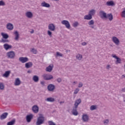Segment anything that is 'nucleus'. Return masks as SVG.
Here are the masks:
<instances>
[{"label":"nucleus","mask_w":125,"mask_h":125,"mask_svg":"<svg viewBox=\"0 0 125 125\" xmlns=\"http://www.w3.org/2000/svg\"><path fill=\"white\" fill-rule=\"evenodd\" d=\"M48 124L49 125H56L54 122H53L52 121H49L48 122Z\"/></svg>","instance_id":"obj_40"},{"label":"nucleus","mask_w":125,"mask_h":125,"mask_svg":"<svg viewBox=\"0 0 125 125\" xmlns=\"http://www.w3.org/2000/svg\"><path fill=\"white\" fill-rule=\"evenodd\" d=\"M83 83L80 82L78 84V87H80V88L83 87Z\"/></svg>","instance_id":"obj_45"},{"label":"nucleus","mask_w":125,"mask_h":125,"mask_svg":"<svg viewBox=\"0 0 125 125\" xmlns=\"http://www.w3.org/2000/svg\"><path fill=\"white\" fill-rule=\"evenodd\" d=\"M122 77H123V78H125V75H123Z\"/></svg>","instance_id":"obj_56"},{"label":"nucleus","mask_w":125,"mask_h":125,"mask_svg":"<svg viewBox=\"0 0 125 125\" xmlns=\"http://www.w3.org/2000/svg\"><path fill=\"white\" fill-rule=\"evenodd\" d=\"M44 123V117L42 114H40V116L37 119V121L36 122L37 125H42Z\"/></svg>","instance_id":"obj_3"},{"label":"nucleus","mask_w":125,"mask_h":125,"mask_svg":"<svg viewBox=\"0 0 125 125\" xmlns=\"http://www.w3.org/2000/svg\"><path fill=\"white\" fill-rule=\"evenodd\" d=\"M112 42H114V43H115V44L117 45L120 43V40H119V39L116 37H113L112 38Z\"/></svg>","instance_id":"obj_15"},{"label":"nucleus","mask_w":125,"mask_h":125,"mask_svg":"<svg viewBox=\"0 0 125 125\" xmlns=\"http://www.w3.org/2000/svg\"><path fill=\"white\" fill-rule=\"evenodd\" d=\"M54 67V65H53V64H51L49 66H48L46 68V72H51L52 70H53V67Z\"/></svg>","instance_id":"obj_11"},{"label":"nucleus","mask_w":125,"mask_h":125,"mask_svg":"<svg viewBox=\"0 0 125 125\" xmlns=\"http://www.w3.org/2000/svg\"><path fill=\"white\" fill-rule=\"evenodd\" d=\"M39 80L40 79L39 78V76H38L37 75H35L33 77V81H34V82H35V83H38V82H39Z\"/></svg>","instance_id":"obj_27"},{"label":"nucleus","mask_w":125,"mask_h":125,"mask_svg":"<svg viewBox=\"0 0 125 125\" xmlns=\"http://www.w3.org/2000/svg\"><path fill=\"white\" fill-rule=\"evenodd\" d=\"M32 111L33 112H34L35 114H38L39 113V106L37 105H34L32 106Z\"/></svg>","instance_id":"obj_9"},{"label":"nucleus","mask_w":125,"mask_h":125,"mask_svg":"<svg viewBox=\"0 0 125 125\" xmlns=\"http://www.w3.org/2000/svg\"><path fill=\"white\" fill-rule=\"evenodd\" d=\"M7 116H8V113L7 112H4L0 116V120H5L7 118Z\"/></svg>","instance_id":"obj_10"},{"label":"nucleus","mask_w":125,"mask_h":125,"mask_svg":"<svg viewBox=\"0 0 125 125\" xmlns=\"http://www.w3.org/2000/svg\"><path fill=\"white\" fill-rule=\"evenodd\" d=\"M82 103V100L81 99H78L75 101L74 103V106L73 107L72 109V114L74 116H78L79 115V112H78V106L80 104Z\"/></svg>","instance_id":"obj_1"},{"label":"nucleus","mask_w":125,"mask_h":125,"mask_svg":"<svg viewBox=\"0 0 125 125\" xmlns=\"http://www.w3.org/2000/svg\"><path fill=\"white\" fill-rule=\"evenodd\" d=\"M106 5L107 6H113V5H115V3L113 0L108 1L106 2Z\"/></svg>","instance_id":"obj_20"},{"label":"nucleus","mask_w":125,"mask_h":125,"mask_svg":"<svg viewBox=\"0 0 125 125\" xmlns=\"http://www.w3.org/2000/svg\"><path fill=\"white\" fill-rule=\"evenodd\" d=\"M25 15L27 18H32V17H33V13L28 11L25 13Z\"/></svg>","instance_id":"obj_21"},{"label":"nucleus","mask_w":125,"mask_h":125,"mask_svg":"<svg viewBox=\"0 0 125 125\" xmlns=\"http://www.w3.org/2000/svg\"><path fill=\"white\" fill-rule=\"evenodd\" d=\"M27 73H28V74H31V73H32V71H30V70H28V71H27Z\"/></svg>","instance_id":"obj_52"},{"label":"nucleus","mask_w":125,"mask_h":125,"mask_svg":"<svg viewBox=\"0 0 125 125\" xmlns=\"http://www.w3.org/2000/svg\"><path fill=\"white\" fill-rule=\"evenodd\" d=\"M21 81L19 78H17L15 80V85H20Z\"/></svg>","instance_id":"obj_25"},{"label":"nucleus","mask_w":125,"mask_h":125,"mask_svg":"<svg viewBox=\"0 0 125 125\" xmlns=\"http://www.w3.org/2000/svg\"><path fill=\"white\" fill-rule=\"evenodd\" d=\"M73 83H76V82H73Z\"/></svg>","instance_id":"obj_58"},{"label":"nucleus","mask_w":125,"mask_h":125,"mask_svg":"<svg viewBox=\"0 0 125 125\" xmlns=\"http://www.w3.org/2000/svg\"><path fill=\"white\" fill-rule=\"evenodd\" d=\"M48 91H53L55 89V85L53 84H49L47 86Z\"/></svg>","instance_id":"obj_8"},{"label":"nucleus","mask_w":125,"mask_h":125,"mask_svg":"<svg viewBox=\"0 0 125 125\" xmlns=\"http://www.w3.org/2000/svg\"><path fill=\"white\" fill-rule=\"evenodd\" d=\"M122 61V60L121 59V58L117 57L116 59V64H120L121 63V62Z\"/></svg>","instance_id":"obj_33"},{"label":"nucleus","mask_w":125,"mask_h":125,"mask_svg":"<svg viewBox=\"0 0 125 125\" xmlns=\"http://www.w3.org/2000/svg\"><path fill=\"white\" fill-rule=\"evenodd\" d=\"M57 81L58 82V83H61V82H62V79H61V78H58L57 79Z\"/></svg>","instance_id":"obj_46"},{"label":"nucleus","mask_w":125,"mask_h":125,"mask_svg":"<svg viewBox=\"0 0 125 125\" xmlns=\"http://www.w3.org/2000/svg\"><path fill=\"white\" fill-rule=\"evenodd\" d=\"M122 91L123 92H125V87L124 88H123L122 90Z\"/></svg>","instance_id":"obj_51"},{"label":"nucleus","mask_w":125,"mask_h":125,"mask_svg":"<svg viewBox=\"0 0 125 125\" xmlns=\"http://www.w3.org/2000/svg\"><path fill=\"white\" fill-rule=\"evenodd\" d=\"M41 84H42V85H43V84H44V82H41Z\"/></svg>","instance_id":"obj_53"},{"label":"nucleus","mask_w":125,"mask_h":125,"mask_svg":"<svg viewBox=\"0 0 125 125\" xmlns=\"http://www.w3.org/2000/svg\"><path fill=\"white\" fill-rule=\"evenodd\" d=\"M47 33H48V36H50V37H51V35H52V32H51V31L48 30L47 31Z\"/></svg>","instance_id":"obj_47"},{"label":"nucleus","mask_w":125,"mask_h":125,"mask_svg":"<svg viewBox=\"0 0 125 125\" xmlns=\"http://www.w3.org/2000/svg\"><path fill=\"white\" fill-rule=\"evenodd\" d=\"M33 114H29L26 116V120L27 123H30L31 121H32V119H33Z\"/></svg>","instance_id":"obj_14"},{"label":"nucleus","mask_w":125,"mask_h":125,"mask_svg":"<svg viewBox=\"0 0 125 125\" xmlns=\"http://www.w3.org/2000/svg\"><path fill=\"white\" fill-rule=\"evenodd\" d=\"M90 27L92 28V29H94V26H91Z\"/></svg>","instance_id":"obj_54"},{"label":"nucleus","mask_w":125,"mask_h":125,"mask_svg":"<svg viewBox=\"0 0 125 125\" xmlns=\"http://www.w3.org/2000/svg\"><path fill=\"white\" fill-rule=\"evenodd\" d=\"M0 89L1 90L4 89V85L3 83H0Z\"/></svg>","instance_id":"obj_36"},{"label":"nucleus","mask_w":125,"mask_h":125,"mask_svg":"<svg viewBox=\"0 0 125 125\" xmlns=\"http://www.w3.org/2000/svg\"><path fill=\"white\" fill-rule=\"evenodd\" d=\"M78 26H79V22H78V21L73 23V27H74V28H77Z\"/></svg>","instance_id":"obj_35"},{"label":"nucleus","mask_w":125,"mask_h":125,"mask_svg":"<svg viewBox=\"0 0 125 125\" xmlns=\"http://www.w3.org/2000/svg\"><path fill=\"white\" fill-rule=\"evenodd\" d=\"M124 9V11L122 13V17H123V18H125V8Z\"/></svg>","instance_id":"obj_41"},{"label":"nucleus","mask_w":125,"mask_h":125,"mask_svg":"<svg viewBox=\"0 0 125 125\" xmlns=\"http://www.w3.org/2000/svg\"><path fill=\"white\" fill-rule=\"evenodd\" d=\"M7 56L8 58L10 59H14L15 58V52L14 51H10L7 53Z\"/></svg>","instance_id":"obj_4"},{"label":"nucleus","mask_w":125,"mask_h":125,"mask_svg":"<svg viewBox=\"0 0 125 125\" xmlns=\"http://www.w3.org/2000/svg\"><path fill=\"white\" fill-rule=\"evenodd\" d=\"M96 109V105H92L90 107L91 111H94Z\"/></svg>","instance_id":"obj_34"},{"label":"nucleus","mask_w":125,"mask_h":125,"mask_svg":"<svg viewBox=\"0 0 125 125\" xmlns=\"http://www.w3.org/2000/svg\"><path fill=\"white\" fill-rule=\"evenodd\" d=\"M48 29L50 31H55V25L53 23H50L48 25Z\"/></svg>","instance_id":"obj_16"},{"label":"nucleus","mask_w":125,"mask_h":125,"mask_svg":"<svg viewBox=\"0 0 125 125\" xmlns=\"http://www.w3.org/2000/svg\"><path fill=\"white\" fill-rule=\"evenodd\" d=\"M14 34L15 36V40L16 41H18L19 39V33L18 31H16L15 32H14Z\"/></svg>","instance_id":"obj_24"},{"label":"nucleus","mask_w":125,"mask_h":125,"mask_svg":"<svg viewBox=\"0 0 125 125\" xmlns=\"http://www.w3.org/2000/svg\"><path fill=\"white\" fill-rule=\"evenodd\" d=\"M31 34H34V30L31 31Z\"/></svg>","instance_id":"obj_55"},{"label":"nucleus","mask_w":125,"mask_h":125,"mask_svg":"<svg viewBox=\"0 0 125 125\" xmlns=\"http://www.w3.org/2000/svg\"><path fill=\"white\" fill-rule=\"evenodd\" d=\"M6 28L7 30H9V31H12L14 27L13 26V24H12V23H9L7 24Z\"/></svg>","instance_id":"obj_13"},{"label":"nucleus","mask_w":125,"mask_h":125,"mask_svg":"<svg viewBox=\"0 0 125 125\" xmlns=\"http://www.w3.org/2000/svg\"><path fill=\"white\" fill-rule=\"evenodd\" d=\"M57 56H60L61 57H62V56H63V55L61 53H60L59 52H57L56 53V57H57Z\"/></svg>","instance_id":"obj_42"},{"label":"nucleus","mask_w":125,"mask_h":125,"mask_svg":"<svg viewBox=\"0 0 125 125\" xmlns=\"http://www.w3.org/2000/svg\"><path fill=\"white\" fill-rule=\"evenodd\" d=\"M31 51L34 54H37V50H36L35 48H32Z\"/></svg>","instance_id":"obj_43"},{"label":"nucleus","mask_w":125,"mask_h":125,"mask_svg":"<svg viewBox=\"0 0 125 125\" xmlns=\"http://www.w3.org/2000/svg\"><path fill=\"white\" fill-rule=\"evenodd\" d=\"M5 5V2L3 0L0 1V6H4Z\"/></svg>","instance_id":"obj_37"},{"label":"nucleus","mask_w":125,"mask_h":125,"mask_svg":"<svg viewBox=\"0 0 125 125\" xmlns=\"http://www.w3.org/2000/svg\"><path fill=\"white\" fill-rule=\"evenodd\" d=\"M62 103H64V102H60V104H62Z\"/></svg>","instance_id":"obj_57"},{"label":"nucleus","mask_w":125,"mask_h":125,"mask_svg":"<svg viewBox=\"0 0 125 125\" xmlns=\"http://www.w3.org/2000/svg\"><path fill=\"white\" fill-rule=\"evenodd\" d=\"M66 52H68V50H66Z\"/></svg>","instance_id":"obj_60"},{"label":"nucleus","mask_w":125,"mask_h":125,"mask_svg":"<svg viewBox=\"0 0 125 125\" xmlns=\"http://www.w3.org/2000/svg\"><path fill=\"white\" fill-rule=\"evenodd\" d=\"M82 45H86V42H83L82 43Z\"/></svg>","instance_id":"obj_50"},{"label":"nucleus","mask_w":125,"mask_h":125,"mask_svg":"<svg viewBox=\"0 0 125 125\" xmlns=\"http://www.w3.org/2000/svg\"><path fill=\"white\" fill-rule=\"evenodd\" d=\"M19 60L20 62L26 63V62H28V61H29V59L27 57H21L19 58Z\"/></svg>","instance_id":"obj_7"},{"label":"nucleus","mask_w":125,"mask_h":125,"mask_svg":"<svg viewBox=\"0 0 125 125\" xmlns=\"http://www.w3.org/2000/svg\"><path fill=\"white\" fill-rule=\"evenodd\" d=\"M99 13L102 19H108V18L109 21L113 20V15L111 13L107 14L103 11H100Z\"/></svg>","instance_id":"obj_2"},{"label":"nucleus","mask_w":125,"mask_h":125,"mask_svg":"<svg viewBox=\"0 0 125 125\" xmlns=\"http://www.w3.org/2000/svg\"><path fill=\"white\" fill-rule=\"evenodd\" d=\"M1 36H2V39H4L5 40H7L8 38H9V35L7 34V33H4L3 32H2L1 33Z\"/></svg>","instance_id":"obj_19"},{"label":"nucleus","mask_w":125,"mask_h":125,"mask_svg":"<svg viewBox=\"0 0 125 125\" xmlns=\"http://www.w3.org/2000/svg\"><path fill=\"white\" fill-rule=\"evenodd\" d=\"M54 0L57 1V0Z\"/></svg>","instance_id":"obj_59"},{"label":"nucleus","mask_w":125,"mask_h":125,"mask_svg":"<svg viewBox=\"0 0 125 125\" xmlns=\"http://www.w3.org/2000/svg\"><path fill=\"white\" fill-rule=\"evenodd\" d=\"M62 24L64 25L67 29H70L71 28V25L68 21L63 20L62 21Z\"/></svg>","instance_id":"obj_6"},{"label":"nucleus","mask_w":125,"mask_h":125,"mask_svg":"<svg viewBox=\"0 0 125 125\" xmlns=\"http://www.w3.org/2000/svg\"><path fill=\"white\" fill-rule=\"evenodd\" d=\"M3 47L5 49V50H8V49H10V48H12V46L7 43H5L3 45Z\"/></svg>","instance_id":"obj_17"},{"label":"nucleus","mask_w":125,"mask_h":125,"mask_svg":"<svg viewBox=\"0 0 125 125\" xmlns=\"http://www.w3.org/2000/svg\"><path fill=\"white\" fill-rule=\"evenodd\" d=\"M112 57H113V58H115V59H116L118 57V56H116V55H112Z\"/></svg>","instance_id":"obj_48"},{"label":"nucleus","mask_w":125,"mask_h":125,"mask_svg":"<svg viewBox=\"0 0 125 125\" xmlns=\"http://www.w3.org/2000/svg\"><path fill=\"white\" fill-rule=\"evenodd\" d=\"M9 75H10V71H7L3 74V77H4V78H8Z\"/></svg>","instance_id":"obj_26"},{"label":"nucleus","mask_w":125,"mask_h":125,"mask_svg":"<svg viewBox=\"0 0 125 125\" xmlns=\"http://www.w3.org/2000/svg\"><path fill=\"white\" fill-rule=\"evenodd\" d=\"M41 6H42L43 7H49L50 5L45 2V1H43L41 3Z\"/></svg>","instance_id":"obj_22"},{"label":"nucleus","mask_w":125,"mask_h":125,"mask_svg":"<svg viewBox=\"0 0 125 125\" xmlns=\"http://www.w3.org/2000/svg\"><path fill=\"white\" fill-rule=\"evenodd\" d=\"M43 78L45 81H50V80L53 79V76L50 74H43Z\"/></svg>","instance_id":"obj_5"},{"label":"nucleus","mask_w":125,"mask_h":125,"mask_svg":"<svg viewBox=\"0 0 125 125\" xmlns=\"http://www.w3.org/2000/svg\"><path fill=\"white\" fill-rule=\"evenodd\" d=\"M79 91H80V88H77L74 92V94H78V92H79Z\"/></svg>","instance_id":"obj_39"},{"label":"nucleus","mask_w":125,"mask_h":125,"mask_svg":"<svg viewBox=\"0 0 125 125\" xmlns=\"http://www.w3.org/2000/svg\"><path fill=\"white\" fill-rule=\"evenodd\" d=\"M106 69L109 70V69H110V65H107V66L106 67Z\"/></svg>","instance_id":"obj_49"},{"label":"nucleus","mask_w":125,"mask_h":125,"mask_svg":"<svg viewBox=\"0 0 125 125\" xmlns=\"http://www.w3.org/2000/svg\"><path fill=\"white\" fill-rule=\"evenodd\" d=\"M96 12V11H95V10L94 9H92L90 11H89L88 14L91 16V17H92V16H93V15H94L95 14V13Z\"/></svg>","instance_id":"obj_28"},{"label":"nucleus","mask_w":125,"mask_h":125,"mask_svg":"<svg viewBox=\"0 0 125 125\" xmlns=\"http://www.w3.org/2000/svg\"><path fill=\"white\" fill-rule=\"evenodd\" d=\"M104 125H108V124H109V120L106 119L104 121Z\"/></svg>","instance_id":"obj_44"},{"label":"nucleus","mask_w":125,"mask_h":125,"mask_svg":"<svg viewBox=\"0 0 125 125\" xmlns=\"http://www.w3.org/2000/svg\"><path fill=\"white\" fill-rule=\"evenodd\" d=\"M0 42H2L3 43H5V42H9V40L7 39H1L0 41Z\"/></svg>","instance_id":"obj_31"},{"label":"nucleus","mask_w":125,"mask_h":125,"mask_svg":"<svg viewBox=\"0 0 125 125\" xmlns=\"http://www.w3.org/2000/svg\"><path fill=\"white\" fill-rule=\"evenodd\" d=\"M88 25H89L90 26H91V25H94V21L93 20H91L88 23Z\"/></svg>","instance_id":"obj_38"},{"label":"nucleus","mask_w":125,"mask_h":125,"mask_svg":"<svg viewBox=\"0 0 125 125\" xmlns=\"http://www.w3.org/2000/svg\"><path fill=\"white\" fill-rule=\"evenodd\" d=\"M82 120L83 122L84 123L86 122H88L89 118H88V115L87 114H83L82 116Z\"/></svg>","instance_id":"obj_12"},{"label":"nucleus","mask_w":125,"mask_h":125,"mask_svg":"<svg viewBox=\"0 0 125 125\" xmlns=\"http://www.w3.org/2000/svg\"><path fill=\"white\" fill-rule=\"evenodd\" d=\"M46 100L48 102H54L55 101V99L52 97L47 98Z\"/></svg>","instance_id":"obj_29"},{"label":"nucleus","mask_w":125,"mask_h":125,"mask_svg":"<svg viewBox=\"0 0 125 125\" xmlns=\"http://www.w3.org/2000/svg\"><path fill=\"white\" fill-rule=\"evenodd\" d=\"M15 124V119H13V120L7 123V125H13Z\"/></svg>","instance_id":"obj_30"},{"label":"nucleus","mask_w":125,"mask_h":125,"mask_svg":"<svg viewBox=\"0 0 125 125\" xmlns=\"http://www.w3.org/2000/svg\"><path fill=\"white\" fill-rule=\"evenodd\" d=\"M69 52H70V50H68Z\"/></svg>","instance_id":"obj_61"},{"label":"nucleus","mask_w":125,"mask_h":125,"mask_svg":"<svg viewBox=\"0 0 125 125\" xmlns=\"http://www.w3.org/2000/svg\"><path fill=\"white\" fill-rule=\"evenodd\" d=\"M76 58L77 59H78V60H82V59H83V55L78 54L77 56H76Z\"/></svg>","instance_id":"obj_32"},{"label":"nucleus","mask_w":125,"mask_h":125,"mask_svg":"<svg viewBox=\"0 0 125 125\" xmlns=\"http://www.w3.org/2000/svg\"><path fill=\"white\" fill-rule=\"evenodd\" d=\"M84 19L85 20H91V19H92V17L91 15L88 14V15L84 16Z\"/></svg>","instance_id":"obj_23"},{"label":"nucleus","mask_w":125,"mask_h":125,"mask_svg":"<svg viewBox=\"0 0 125 125\" xmlns=\"http://www.w3.org/2000/svg\"><path fill=\"white\" fill-rule=\"evenodd\" d=\"M33 66V62H27L25 64V67L26 69H29V68H31Z\"/></svg>","instance_id":"obj_18"}]
</instances>
